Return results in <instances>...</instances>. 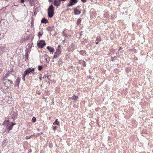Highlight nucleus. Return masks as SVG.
Here are the masks:
<instances>
[{
	"label": "nucleus",
	"mask_w": 153,
	"mask_h": 153,
	"mask_svg": "<svg viewBox=\"0 0 153 153\" xmlns=\"http://www.w3.org/2000/svg\"><path fill=\"white\" fill-rule=\"evenodd\" d=\"M15 124V123L10 122L9 120H4L3 123V125L4 126L6 129L8 131V133L12 129L13 126Z\"/></svg>",
	"instance_id": "obj_1"
},
{
	"label": "nucleus",
	"mask_w": 153,
	"mask_h": 153,
	"mask_svg": "<svg viewBox=\"0 0 153 153\" xmlns=\"http://www.w3.org/2000/svg\"><path fill=\"white\" fill-rule=\"evenodd\" d=\"M48 16L49 18H52L54 14V8L53 6L51 4L48 9Z\"/></svg>",
	"instance_id": "obj_2"
},
{
	"label": "nucleus",
	"mask_w": 153,
	"mask_h": 153,
	"mask_svg": "<svg viewBox=\"0 0 153 153\" xmlns=\"http://www.w3.org/2000/svg\"><path fill=\"white\" fill-rule=\"evenodd\" d=\"M46 45V43L44 40H40L39 42L37 43V45L39 48H42Z\"/></svg>",
	"instance_id": "obj_3"
},
{
	"label": "nucleus",
	"mask_w": 153,
	"mask_h": 153,
	"mask_svg": "<svg viewBox=\"0 0 153 153\" xmlns=\"http://www.w3.org/2000/svg\"><path fill=\"white\" fill-rule=\"evenodd\" d=\"M4 81L5 82L2 83V84H3L4 85L7 86L8 87L11 84H13L12 81L9 79H4Z\"/></svg>",
	"instance_id": "obj_4"
},
{
	"label": "nucleus",
	"mask_w": 153,
	"mask_h": 153,
	"mask_svg": "<svg viewBox=\"0 0 153 153\" xmlns=\"http://www.w3.org/2000/svg\"><path fill=\"white\" fill-rule=\"evenodd\" d=\"M78 2L77 0H70L69 3L67 5L68 7H71L77 3Z\"/></svg>",
	"instance_id": "obj_5"
},
{
	"label": "nucleus",
	"mask_w": 153,
	"mask_h": 153,
	"mask_svg": "<svg viewBox=\"0 0 153 153\" xmlns=\"http://www.w3.org/2000/svg\"><path fill=\"white\" fill-rule=\"evenodd\" d=\"M34 71V68H27L26 70L24 71V73L25 74L28 75L31 72H32V71Z\"/></svg>",
	"instance_id": "obj_6"
},
{
	"label": "nucleus",
	"mask_w": 153,
	"mask_h": 153,
	"mask_svg": "<svg viewBox=\"0 0 153 153\" xmlns=\"http://www.w3.org/2000/svg\"><path fill=\"white\" fill-rule=\"evenodd\" d=\"M8 87L6 85H2V87L1 88V90L2 91L4 92H5L7 90L8 88Z\"/></svg>",
	"instance_id": "obj_7"
},
{
	"label": "nucleus",
	"mask_w": 153,
	"mask_h": 153,
	"mask_svg": "<svg viewBox=\"0 0 153 153\" xmlns=\"http://www.w3.org/2000/svg\"><path fill=\"white\" fill-rule=\"evenodd\" d=\"M61 2L59 0H54L53 2V4L54 6L58 7L60 6Z\"/></svg>",
	"instance_id": "obj_8"
},
{
	"label": "nucleus",
	"mask_w": 153,
	"mask_h": 153,
	"mask_svg": "<svg viewBox=\"0 0 153 153\" xmlns=\"http://www.w3.org/2000/svg\"><path fill=\"white\" fill-rule=\"evenodd\" d=\"M47 49L51 53H53L54 51V49L51 46H48L47 47Z\"/></svg>",
	"instance_id": "obj_9"
},
{
	"label": "nucleus",
	"mask_w": 153,
	"mask_h": 153,
	"mask_svg": "<svg viewBox=\"0 0 153 153\" xmlns=\"http://www.w3.org/2000/svg\"><path fill=\"white\" fill-rule=\"evenodd\" d=\"M43 56L44 58V59L46 61L47 63H48L50 61L49 57L46 54H45Z\"/></svg>",
	"instance_id": "obj_10"
},
{
	"label": "nucleus",
	"mask_w": 153,
	"mask_h": 153,
	"mask_svg": "<svg viewBox=\"0 0 153 153\" xmlns=\"http://www.w3.org/2000/svg\"><path fill=\"white\" fill-rule=\"evenodd\" d=\"M20 78H19V77H18L16 80V82H15V85L18 87L19 86V84L20 83Z\"/></svg>",
	"instance_id": "obj_11"
},
{
	"label": "nucleus",
	"mask_w": 153,
	"mask_h": 153,
	"mask_svg": "<svg viewBox=\"0 0 153 153\" xmlns=\"http://www.w3.org/2000/svg\"><path fill=\"white\" fill-rule=\"evenodd\" d=\"M74 13L76 15H79L80 14L81 11L78 10L77 8L74 10Z\"/></svg>",
	"instance_id": "obj_12"
},
{
	"label": "nucleus",
	"mask_w": 153,
	"mask_h": 153,
	"mask_svg": "<svg viewBox=\"0 0 153 153\" xmlns=\"http://www.w3.org/2000/svg\"><path fill=\"white\" fill-rule=\"evenodd\" d=\"M8 142V141L7 138H5L4 139V140L2 143V145L3 146H5Z\"/></svg>",
	"instance_id": "obj_13"
},
{
	"label": "nucleus",
	"mask_w": 153,
	"mask_h": 153,
	"mask_svg": "<svg viewBox=\"0 0 153 153\" xmlns=\"http://www.w3.org/2000/svg\"><path fill=\"white\" fill-rule=\"evenodd\" d=\"M48 22V21L46 19L44 18L42 19L41 23H42L46 24Z\"/></svg>",
	"instance_id": "obj_14"
},
{
	"label": "nucleus",
	"mask_w": 153,
	"mask_h": 153,
	"mask_svg": "<svg viewBox=\"0 0 153 153\" xmlns=\"http://www.w3.org/2000/svg\"><path fill=\"white\" fill-rule=\"evenodd\" d=\"M61 51L59 49H57L56 50L55 53L59 56L60 54L61 53Z\"/></svg>",
	"instance_id": "obj_15"
},
{
	"label": "nucleus",
	"mask_w": 153,
	"mask_h": 153,
	"mask_svg": "<svg viewBox=\"0 0 153 153\" xmlns=\"http://www.w3.org/2000/svg\"><path fill=\"white\" fill-rule=\"evenodd\" d=\"M71 98L72 100L76 101L77 100L78 97L74 95V96L71 97Z\"/></svg>",
	"instance_id": "obj_16"
},
{
	"label": "nucleus",
	"mask_w": 153,
	"mask_h": 153,
	"mask_svg": "<svg viewBox=\"0 0 153 153\" xmlns=\"http://www.w3.org/2000/svg\"><path fill=\"white\" fill-rule=\"evenodd\" d=\"M53 125H58L59 126V122L58 121V119H56L55 120V121L53 123Z\"/></svg>",
	"instance_id": "obj_17"
},
{
	"label": "nucleus",
	"mask_w": 153,
	"mask_h": 153,
	"mask_svg": "<svg viewBox=\"0 0 153 153\" xmlns=\"http://www.w3.org/2000/svg\"><path fill=\"white\" fill-rule=\"evenodd\" d=\"M117 57L116 56H114V57L111 56V60L113 62H114V61L117 59Z\"/></svg>",
	"instance_id": "obj_18"
},
{
	"label": "nucleus",
	"mask_w": 153,
	"mask_h": 153,
	"mask_svg": "<svg viewBox=\"0 0 153 153\" xmlns=\"http://www.w3.org/2000/svg\"><path fill=\"white\" fill-rule=\"evenodd\" d=\"M81 22V18H79L77 20V23H76V24L77 25H79V24H80V23Z\"/></svg>",
	"instance_id": "obj_19"
},
{
	"label": "nucleus",
	"mask_w": 153,
	"mask_h": 153,
	"mask_svg": "<svg viewBox=\"0 0 153 153\" xmlns=\"http://www.w3.org/2000/svg\"><path fill=\"white\" fill-rule=\"evenodd\" d=\"M101 39L100 37V36H97V37L96 41L97 42H100L101 41Z\"/></svg>",
	"instance_id": "obj_20"
},
{
	"label": "nucleus",
	"mask_w": 153,
	"mask_h": 153,
	"mask_svg": "<svg viewBox=\"0 0 153 153\" xmlns=\"http://www.w3.org/2000/svg\"><path fill=\"white\" fill-rule=\"evenodd\" d=\"M59 56V55L55 53L53 57V59H56L57 57Z\"/></svg>",
	"instance_id": "obj_21"
},
{
	"label": "nucleus",
	"mask_w": 153,
	"mask_h": 153,
	"mask_svg": "<svg viewBox=\"0 0 153 153\" xmlns=\"http://www.w3.org/2000/svg\"><path fill=\"white\" fill-rule=\"evenodd\" d=\"M52 28H53L52 27H49V26L48 27H47V30L48 31H52Z\"/></svg>",
	"instance_id": "obj_22"
},
{
	"label": "nucleus",
	"mask_w": 153,
	"mask_h": 153,
	"mask_svg": "<svg viewBox=\"0 0 153 153\" xmlns=\"http://www.w3.org/2000/svg\"><path fill=\"white\" fill-rule=\"evenodd\" d=\"M17 114L14 113L13 114V116H12V117L13 118H16L17 116Z\"/></svg>",
	"instance_id": "obj_23"
},
{
	"label": "nucleus",
	"mask_w": 153,
	"mask_h": 153,
	"mask_svg": "<svg viewBox=\"0 0 153 153\" xmlns=\"http://www.w3.org/2000/svg\"><path fill=\"white\" fill-rule=\"evenodd\" d=\"M27 75L25 74H24H24H23V77H22V80L24 81H25V76Z\"/></svg>",
	"instance_id": "obj_24"
},
{
	"label": "nucleus",
	"mask_w": 153,
	"mask_h": 153,
	"mask_svg": "<svg viewBox=\"0 0 153 153\" xmlns=\"http://www.w3.org/2000/svg\"><path fill=\"white\" fill-rule=\"evenodd\" d=\"M38 70L39 71H41L42 69V65H39L38 67Z\"/></svg>",
	"instance_id": "obj_25"
},
{
	"label": "nucleus",
	"mask_w": 153,
	"mask_h": 153,
	"mask_svg": "<svg viewBox=\"0 0 153 153\" xmlns=\"http://www.w3.org/2000/svg\"><path fill=\"white\" fill-rule=\"evenodd\" d=\"M52 127L53 128V129L54 131L56 130L57 128V127L56 126H52Z\"/></svg>",
	"instance_id": "obj_26"
},
{
	"label": "nucleus",
	"mask_w": 153,
	"mask_h": 153,
	"mask_svg": "<svg viewBox=\"0 0 153 153\" xmlns=\"http://www.w3.org/2000/svg\"><path fill=\"white\" fill-rule=\"evenodd\" d=\"M25 56L26 58V59H28V53H25Z\"/></svg>",
	"instance_id": "obj_27"
},
{
	"label": "nucleus",
	"mask_w": 153,
	"mask_h": 153,
	"mask_svg": "<svg viewBox=\"0 0 153 153\" xmlns=\"http://www.w3.org/2000/svg\"><path fill=\"white\" fill-rule=\"evenodd\" d=\"M32 121L34 123L36 122V119L35 117H33L32 119Z\"/></svg>",
	"instance_id": "obj_28"
},
{
	"label": "nucleus",
	"mask_w": 153,
	"mask_h": 153,
	"mask_svg": "<svg viewBox=\"0 0 153 153\" xmlns=\"http://www.w3.org/2000/svg\"><path fill=\"white\" fill-rule=\"evenodd\" d=\"M13 68H11L10 69V70L8 71L9 74L11 73L12 72H13Z\"/></svg>",
	"instance_id": "obj_29"
},
{
	"label": "nucleus",
	"mask_w": 153,
	"mask_h": 153,
	"mask_svg": "<svg viewBox=\"0 0 153 153\" xmlns=\"http://www.w3.org/2000/svg\"><path fill=\"white\" fill-rule=\"evenodd\" d=\"M29 52V51L28 49L26 48L25 50V53H28Z\"/></svg>",
	"instance_id": "obj_30"
},
{
	"label": "nucleus",
	"mask_w": 153,
	"mask_h": 153,
	"mask_svg": "<svg viewBox=\"0 0 153 153\" xmlns=\"http://www.w3.org/2000/svg\"><path fill=\"white\" fill-rule=\"evenodd\" d=\"M42 35V34L40 32H39L38 34V36L39 37H40Z\"/></svg>",
	"instance_id": "obj_31"
},
{
	"label": "nucleus",
	"mask_w": 153,
	"mask_h": 153,
	"mask_svg": "<svg viewBox=\"0 0 153 153\" xmlns=\"http://www.w3.org/2000/svg\"><path fill=\"white\" fill-rule=\"evenodd\" d=\"M32 136H33L32 135H31L30 136H26V137H25V138H26L27 140L28 139H30V137H31Z\"/></svg>",
	"instance_id": "obj_32"
},
{
	"label": "nucleus",
	"mask_w": 153,
	"mask_h": 153,
	"mask_svg": "<svg viewBox=\"0 0 153 153\" xmlns=\"http://www.w3.org/2000/svg\"><path fill=\"white\" fill-rule=\"evenodd\" d=\"M121 47H120V49H119V50H118V51L117 53V54H118V55H119V53H120V52H119V51H120L121 49Z\"/></svg>",
	"instance_id": "obj_33"
},
{
	"label": "nucleus",
	"mask_w": 153,
	"mask_h": 153,
	"mask_svg": "<svg viewBox=\"0 0 153 153\" xmlns=\"http://www.w3.org/2000/svg\"><path fill=\"white\" fill-rule=\"evenodd\" d=\"M25 1V0H20V2L22 3H23Z\"/></svg>",
	"instance_id": "obj_34"
},
{
	"label": "nucleus",
	"mask_w": 153,
	"mask_h": 153,
	"mask_svg": "<svg viewBox=\"0 0 153 153\" xmlns=\"http://www.w3.org/2000/svg\"><path fill=\"white\" fill-rule=\"evenodd\" d=\"M7 78V76H5L4 77L3 79V81H4V79H6Z\"/></svg>",
	"instance_id": "obj_35"
},
{
	"label": "nucleus",
	"mask_w": 153,
	"mask_h": 153,
	"mask_svg": "<svg viewBox=\"0 0 153 153\" xmlns=\"http://www.w3.org/2000/svg\"><path fill=\"white\" fill-rule=\"evenodd\" d=\"M81 1L84 3L85 2H86V0H81Z\"/></svg>",
	"instance_id": "obj_36"
},
{
	"label": "nucleus",
	"mask_w": 153,
	"mask_h": 153,
	"mask_svg": "<svg viewBox=\"0 0 153 153\" xmlns=\"http://www.w3.org/2000/svg\"><path fill=\"white\" fill-rule=\"evenodd\" d=\"M9 74H9V73L8 74V73L7 74H6V76H7V77L8 76H9Z\"/></svg>",
	"instance_id": "obj_37"
},
{
	"label": "nucleus",
	"mask_w": 153,
	"mask_h": 153,
	"mask_svg": "<svg viewBox=\"0 0 153 153\" xmlns=\"http://www.w3.org/2000/svg\"><path fill=\"white\" fill-rule=\"evenodd\" d=\"M83 62H84V65L85 66L86 65L84 61H83Z\"/></svg>",
	"instance_id": "obj_38"
},
{
	"label": "nucleus",
	"mask_w": 153,
	"mask_h": 153,
	"mask_svg": "<svg viewBox=\"0 0 153 153\" xmlns=\"http://www.w3.org/2000/svg\"><path fill=\"white\" fill-rule=\"evenodd\" d=\"M66 0H59V1H65Z\"/></svg>",
	"instance_id": "obj_39"
},
{
	"label": "nucleus",
	"mask_w": 153,
	"mask_h": 153,
	"mask_svg": "<svg viewBox=\"0 0 153 153\" xmlns=\"http://www.w3.org/2000/svg\"><path fill=\"white\" fill-rule=\"evenodd\" d=\"M49 76H47V78H48L49 80Z\"/></svg>",
	"instance_id": "obj_40"
},
{
	"label": "nucleus",
	"mask_w": 153,
	"mask_h": 153,
	"mask_svg": "<svg viewBox=\"0 0 153 153\" xmlns=\"http://www.w3.org/2000/svg\"><path fill=\"white\" fill-rule=\"evenodd\" d=\"M32 74L33 75H34L35 74V72H34V71H32Z\"/></svg>",
	"instance_id": "obj_41"
},
{
	"label": "nucleus",
	"mask_w": 153,
	"mask_h": 153,
	"mask_svg": "<svg viewBox=\"0 0 153 153\" xmlns=\"http://www.w3.org/2000/svg\"><path fill=\"white\" fill-rule=\"evenodd\" d=\"M39 79L40 80V81L42 79V77H41L39 78Z\"/></svg>",
	"instance_id": "obj_42"
},
{
	"label": "nucleus",
	"mask_w": 153,
	"mask_h": 153,
	"mask_svg": "<svg viewBox=\"0 0 153 153\" xmlns=\"http://www.w3.org/2000/svg\"><path fill=\"white\" fill-rule=\"evenodd\" d=\"M46 77L47 76H46L45 75L43 77V78H46Z\"/></svg>",
	"instance_id": "obj_43"
},
{
	"label": "nucleus",
	"mask_w": 153,
	"mask_h": 153,
	"mask_svg": "<svg viewBox=\"0 0 153 153\" xmlns=\"http://www.w3.org/2000/svg\"><path fill=\"white\" fill-rule=\"evenodd\" d=\"M96 44H98V42L97 41V42H96Z\"/></svg>",
	"instance_id": "obj_44"
},
{
	"label": "nucleus",
	"mask_w": 153,
	"mask_h": 153,
	"mask_svg": "<svg viewBox=\"0 0 153 153\" xmlns=\"http://www.w3.org/2000/svg\"><path fill=\"white\" fill-rule=\"evenodd\" d=\"M52 1V0H49L48 1L49 2H51Z\"/></svg>",
	"instance_id": "obj_45"
},
{
	"label": "nucleus",
	"mask_w": 153,
	"mask_h": 153,
	"mask_svg": "<svg viewBox=\"0 0 153 153\" xmlns=\"http://www.w3.org/2000/svg\"><path fill=\"white\" fill-rule=\"evenodd\" d=\"M63 35L64 36H66V34H65L64 33Z\"/></svg>",
	"instance_id": "obj_46"
},
{
	"label": "nucleus",
	"mask_w": 153,
	"mask_h": 153,
	"mask_svg": "<svg viewBox=\"0 0 153 153\" xmlns=\"http://www.w3.org/2000/svg\"><path fill=\"white\" fill-rule=\"evenodd\" d=\"M60 47V45H58V48H59Z\"/></svg>",
	"instance_id": "obj_47"
},
{
	"label": "nucleus",
	"mask_w": 153,
	"mask_h": 153,
	"mask_svg": "<svg viewBox=\"0 0 153 153\" xmlns=\"http://www.w3.org/2000/svg\"><path fill=\"white\" fill-rule=\"evenodd\" d=\"M69 10V9H67L66 10Z\"/></svg>",
	"instance_id": "obj_48"
},
{
	"label": "nucleus",
	"mask_w": 153,
	"mask_h": 153,
	"mask_svg": "<svg viewBox=\"0 0 153 153\" xmlns=\"http://www.w3.org/2000/svg\"><path fill=\"white\" fill-rule=\"evenodd\" d=\"M79 6H78L76 8H79Z\"/></svg>",
	"instance_id": "obj_49"
},
{
	"label": "nucleus",
	"mask_w": 153,
	"mask_h": 153,
	"mask_svg": "<svg viewBox=\"0 0 153 153\" xmlns=\"http://www.w3.org/2000/svg\"><path fill=\"white\" fill-rule=\"evenodd\" d=\"M48 84L49 85L50 84V82H48Z\"/></svg>",
	"instance_id": "obj_50"
}]
</instances>
